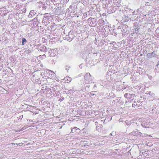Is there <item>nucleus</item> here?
Segmentation results:
<instances>
[{
    "label": "nucleus",
    "instance_id": "nucleus-1",
    "mask_svg": "<svg viewBox=\"0 0 159 159\" xmlns=\"http://www.w3.org/2000/svg\"><path fill=\"white\" fill-rule=\"evenodd\" d=\"M80 132V129L76 127H74L71 130V133L76 135L79 134Z\"/></svg>",
    "mask_w": 159,
    "mask_h": 159
},
{
    "label": "nucleus",
    "instance_id": "nucleus-2",
    "mask_svg": "<svg viewBox=\"0 0 159 159\" xmlns=\"http://www.w3.org/2000/svg\"><path fill=\"white\" fill-rule=\"evenodd\" d=\"M134 94H130V93H125L124 95V97L125 98H127L128 100H129V101H131L133 100V99H131V98H132V96H134Z\"/></svg>",
    "mask_w": 159,
    "mask_h": 159
},
{
    "label": "nucleus",
    "instance_id": "nucleus-3",
    "mask_svg": "<svg viewBox=\"0 0 159 159\" xmlns=\"http://www.w3.org/2000/svg\"><path fill=\"white\" fill-rule=\"evenodd\" d=\"M147 56L148 58H151L155 56L156 54L154 53V52H153L151 53L148 54Z\"/></svg>",
    "mask_w": 159,
    "mask_h": 159
},
{
    "label": "nucleus",
    "instance_id": "nucleus-4",
    "mask_svg": "<svg viewBox=\"0 0 159 159\" xmlns=\"http://www.w3.org/2000/svg\"><path fill=\"white\" fill-rule=\"evenodd\" d=\"M64 80L66 82L69 83L71 80V78L69 77H66L64 78Z\"/></svg>",
    "mask_w": 159,
    "mask_h": 159
},
{
    "label": "nucleus",
    "instance_id": "nucleus-5",
    "mask_svg": "<svg viewBox=\"0 0 159 159\" xmlns=\"http://www.w3.org/2000/svg\"><path fill=\"white\" fill-rule=\"evenodd\" d=\"M22 44L24 45L25 44V43H26V40L25 38H23L22 39Z\"/></svg>",
    "mask_w": 159,
    "mask_h": 159
},
{
    "label": "nucleus",
    "instance_id": "nucleus-6",
    "mask_svg": "<svg viewBox=\"0 0 159 159\" xmlns=\"http://www.w3.org/2000/svg\"><path fill=\"white\" fill-rule=\"evenodd\" d=\"M90 76V74L89 73H87L84 76L85 80H87V77H89V76Z\"/></svg>",
    "mask_w": 159,
    "mask_h": 159
},
{
    "label": "nucleus",
    "instance_id": "nucleus-7",
    "mask_svg": "<svg viewBox=\"0 0 159 159\" xmlns=\"http://www.w3.org/2000/svg\"><path fill=\"white\" fill-rule=\"evenodd\" d=\"M135 134H136V133H135V132H131L129 134V135H130L131 136H132V135L134 136V135H135Z\"/></svg>",
    "mask_w": 159,
    "mask_h": 159
}]
</instances>
